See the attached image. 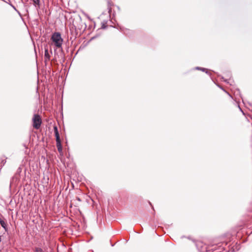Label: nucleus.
<instances>
[{"label":"nucleus","instance_id":"f257e3e1","mask_svg":"<svg viewBox=\"0 0 252 252\" xmlns=\"http://www.w3.org/2000/svg\"><path fill=\"white\" fill-rule=\"evenodd\" d=\"M51 40L57 48H61L62 47L63 39L61 37L60 33L54 32L52 35Z\"/></svg>","mask_w":252,"mask_h":252},{"label":"nucleus","instance_id":"f03ea898","mask_svg":"<svg viewBox=\"0 0 252 252\" xmlns=\"http://www.w3.org/2000/svg\"><path fill=\"white\" fill-rule=\"evenodd\" d=\"M41 124V119L39 115L35 114L32 118V126L33 127L38 129L40 128Z\"/></svg>","mask_w":252,"mask_h":252},{"label":"nucleus","instance_id":"7ed1b4c3","mask_svg":"<svg viewBox=\"0 0 252 252\" xmlns=\"http://www.w3.org/2000/svg\"><path fill=\"white\" fill-rule=\"evenodd\" d=\"M44 59L45 62L49 61L50 59V56L47 48H45Z\"/></svg>","mask_w":252,"mask_h":252},{"label":"nucleus","instance_id":"20e7f679","mask_svg":"<svg viewBox=\"0 0 252 252\" xmlns=\"http://www.w3.org/2000/svg\"><path fill=\"white\" fill-rule=\"evenodd\" d=\"M0 224L1 226L5 229V230L6 231L7 229L6 223L1 219H0Z\"/></svg>","mask_w":252,"mask_h":252},{"label":"nucleus","instance_id":"39448f33","mask_svg":"<svg viewBox=\"0 0 252 252\" xmlns=\"http://www.w3.org/2000/svg\"><path fill=\"white\" fill-rule=\"evenodd\" d=\"M33 252H45V251L41 248L35 247Z\"/></svg>","mask_w":252,"mask_h":252},{"label":"nucleus","instance_id":"423d86ee","mask_svg":"<svg viewBox=\"0 0 252 252\" xmlns=\"http://www.w3.org/2000/svg\"><path fill=\"white\" fill-rule=\"evenodd\" d=\"M33 4L35 6L39 7L40 5V0H32Z\"/></svg>","mask_w":252,"mask_h":252},{"label":"nucleus","instance_id":"0eeeda50","mask_svg":"<svg viewBox=\"0 0 252 252\" xmlns=\"http://www.w3.org/2000/svg\"><path fill=\"white\" fill-rule=\"evenodd\" d=\"M57 147L58 148V150L60 152H61L62 151V147L61 145V143L59 144H56Z\"/></svg>","mask_w":252,"mask_h":252},{"label":"nucleus","instance_id":"6e6552de","mask_svg":"<svg viewBox=\"0 0 252 252\" xmlns=\"http://www.w3.org/2000/svg\"><path fill=\"white\" fill-rule=\"evenodd\" d=\"M56 144H59L61 143L60 136L56 137Z\"/></svg>","mask_w":252,"mask_h":252},{"label":"nucleus","instance_id":"1a4fd4ad","mask_svg":"<svg viewBox=\"0 0 252 252\" xmlns=\"http://www.w3.org/2000/svg\"><path fill=\"white\" fill-rule=\"evenodd\" d=\"M21 171H22V168L21 167H19L17 171V173H20Z\"/></svg>","mask_w":252,"mask_h":252},{"label":"nucleus","instance_id":"9d476101","mask_svg":"<svg viewBox=\"0 0 252 252\" xmlns=\"http://www.w3.org/2000/svg\"><path fill=\"white\" fill-rule=\"evenodd\" d=\"M54 130L55 133L57 131H58V128L56 126H54Z\"/></svg>","mask_w":252,"mask_h":252},{"label":"nucleus","instance_id":"9b49d317","mask_svg":"<svg viewBox=\"0 0 252 252\" xmlns=\"http://www.w3.org/2000/svg\"><path fill=\"white\" fill-rule=\"evenodd\" d=\"M55 135L56 137L60 136L59 133L58 131H57L56 132H55Z\"/></svg>","mask_w":252,"mask_h":252},{"label":"nucleus","instance_id":"f8f14e48","mask_svg":"<svg viewBox=\"0 0 252 252\" xmlns=\"http://www.w3.org/2000/svg\"><path fill=\"white\" fill-rule=\"evenodd\" d=\"M76 199H77L78 201H81V199H80V198H79V197H77V198H76Z\"/></svg>","mask_w":252,"mask_h":252},{"label":"nucleus","instance_id":"ddd939ff","mask_svg":"<svg viewBox=\"0 0 252 252\" xmlns=\"http://www.w3.org/2000/svg\"><path fill=\"white\" fill-rule=\"evenodd\" d=\"M201 69L202 71H204L206 69H205V68H201Z\"/></svg>","mask_w":252,"mask_h":252},{"label":"nucleus","instance_id":"4468645a","mask_svg":"<svg viewBox=\"0 0 252 252\" xmlns=\"http://www.w3.org/2000/svg\"><path fill=\"white\" fill-rule=\"evenodd\" d=\"M196 69H200V68L197 67H196Z\"/></svg>","mask_w":252,"mask_h":252}]
</instances>
